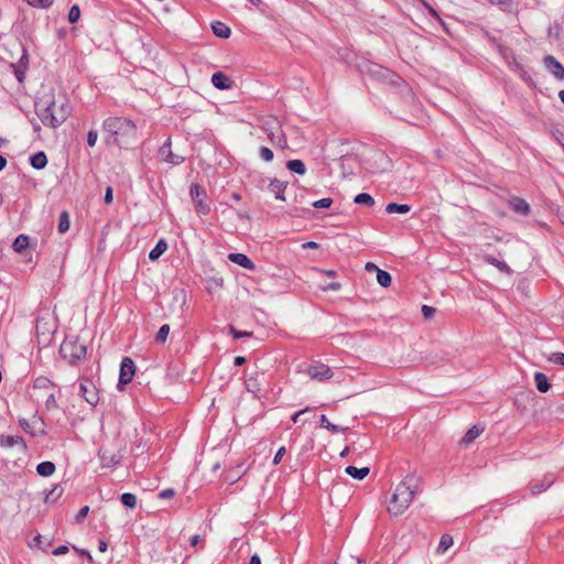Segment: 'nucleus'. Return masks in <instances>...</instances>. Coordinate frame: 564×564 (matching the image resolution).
Listing matches in <instances>:
<instances>
[{
    "label": "nucleus",
    "instance_id": "nucleus-15",
    "mask_svg": "<svg viewBox=\"0 0 564 564\" xmlns=\"http://www.w3.org/2000/svg\"><path fill=\"white\" fill-rule=\"evenodd\" d=\"M167 250V242L160 239L156 246L150 251L149 259L152 261L158 260Z\"/></svg>",
    "mask_w": 564,
    "mask_h": 564
},
{
    "label": "nucleus",
    "instance_id": "nucleus-9",
    "mask_svg": "<svg viewBox=\"0 0 564 564\" xmlns=\"http://www.w3.org/2000/svg\"><path fill=\"white\" fill-rule=\"evenodd\" d=\"M0 446L1 447H13L21 446L24 451H26V443L23 437L19 435H1L0 436Z\"/></svg>",
    "mask_w": 564,
    "mask_h": 564
},
{
    "label": "nucleus",
    "instance_id": "nucleus-17",
    "mask_svg": "<svg viewBox=\"0 0 564 564\" xmlns=\"http://www.w3.org/2000/svg\"><path fill=\"white\" fill-rule=\"evenodd\" d=\"M212 29H213V32L215 33V35L218 37L227 39L230 35L229 26L223 22H219V21L214 22L212 24Z\"/></svg>",
    "mask_w": 564,
    "mask_h": 564
},
{
    "label": "nucleus",
    "instance_id": "nucleus-57",
    "mask_svg": "<svg viewBox=\"0 0 564 564\" xmlns=\"http://www.w3.org/2000/svg\"><path fill=\"white\" fill-rule=\"evenodd\" d=\"M348 453H349V447H348V446H346V447L341 451L340 456H341V457H345V456H347V455H348Z\"/></svg>",
    "mask_w": 564,
    "mask_h": 564
},
{
    "label": "nucleus",
    "instance_id": "nucleus-43",
    "mask_svg": "<svg viewBox=\"0 0 564 564\" xmlns=\"http://www.w3.org/2000/svg\"><path fill=\"white\" fill-rule=\"evenodd\" d=\"M98 134L96 131H89L87 134V143L89 147H94L97 142Z\"/></svg>",
    "mask_w": 564,
    "mask_h": 564
},
{
    "label": "nucleus",
    "instance_id": "nucleus-63",
    "mask_svg": "<svg viewBox=\"0 0 564 564\" xmlns=\"http://www.w3.org/2000/svg\"><path fill=\"white\" fill-rule=\"evenodd\" d=\"M427 8H429V11H430L433 15H437V14H436V11H435L433 8H431V7H429V6H427Z\"/></svg>",
    "mask_w": 564,
    "mask_h": 564
},
{
    "label": "nucleus",
    "instance_id": "nucleus-18",
    "mask_svg": "<svg viewBox=\"0 0 564 564\" xmlns=\"http://www.w3.org/2000/svg\"><path fill=\"white\" fill-rule=\"evenodd\" d=\"M286 167L289 171H291L292 173H295L297 175H304L306 173L305 164L303 163V161L297 160V159L290 160L286 163Z\"/></svg>",
    "mask_w": 564,
    "mask_h": 564
},
{
    "label": "nucleus",
    "instance_id": "nucleus-60",
    "mask_svg": "<svg viewBox=\"0 0 564 564\" xmlns=\"http://www.w3.org/2000/svg\"><path fill=\"white\" fill-rule=\"evenodd\" d=\"M250 2L254 6H259L261 0H250Z\"/></svg>",
    "mask_w": 564,
    "mask_h": 564
},
{
    "label": "nucleus",
    "instance_id": "nucleus-5",
    "mask_svg": "<svg viewBox=\"0 0 564 564\" xmlns=\"http://www.w3.org/2000/svg\"><path fill=\"white\" fill-rule=\"evenodd\" d=\"M79 391L82 397L90 404L96 405L99 401L98 390L96 386L87 379H84L79 383Z\"/></svg>",
    "mask_w": 564,
    "mask_h": 564
},
{
    "label": "nucleus",
    "instance_id": "nucleus-12",
    "mask_svg": "<svg viewBox=\"0 0 564 564\" xmlns=\"http://www.w3.org/2000/svg\"><path fill=\"white\" fill-rule=\"evenodd\" d=\"M212 83L217 89H228L231 87L230 79L224 73H215L212 76Z\"/></svg>",
    "mask_w": 564,
    "mask_h": 564
},
{
    "label": "nucleus",
    "instance_id": "nucleus-10",
    "mask_svg": "<svg viewBox=\"0 0 564 564\" xmlns=\"http://www.w3.org/2000/svg\"><path fill=\"white\" fill-rule=\"evenodd\" d=\"M288 183L280 180H272L269 184L271 192L274 194L275 198L285 202V189Z\"/></svg>",
    "mask_w": 564,
    "mask_h": 564
},
{
    "label": "nucleus",
    "instance_id": "nucleus-52",
    "mask_svg": "<svg viewBox=\"0 0 564 564\" xmlns=\"http://www.w3.org/2000/svg\"><path fill=\"white\" fill-rule=\"evenodd\" d=\"M200 541V536L199 535H193L192 539H191V544L193 546H196Z\"/></svg>",
    "mask_w": 564,
    "mask_h": 564
},
{
    "label": "nucleus",
    "instance_id": "nucleus-58",
    "mask_svg": "<svg viewBox=\"0 0 564 564\" xmlns=\"http://www.w3.org/2000/svg\"><path fill=\"white\" fill-rule=\"evenodd\" d=\"M45 382H48V380L44 379V378H40V379H36L35 381V386L40 384V383H45Z\"/></svg>",
    "mask_w": 564,
    "mask_h": 564
},
{
    "label": "nucleus",
    "instance_id": "nucleus-27",
    "mask_svg": "<svg viewBox=\"0 0 564 564\" xmlns=\"http://www.w3.org/2000/svg\"><path fill=\"white\" fill-rule=\"evenodd\" d=\"M54 0H26V2L36 9H46L53 4Z\"/></svg>",
    "mask_w": 564,
    "mask_h": 564
},
{
    "label": "nucleus",
    "instance_id": "nucleus-37",
    "mask_svg": "<svg viewBox=\"0 0 564 564\" xmlns=\"http://www.w3.org/2000/svg\"><path fill=\"white\" fill-rule=\"evenodd\" d=\"M230 333L234 336V338H236V339L252 336V332H239L236 328H234L232 326L230 327Z\"/></svg>",
    "mask_w": 564,
    "mask_h": 564
},
{
    "label": "nucleus",
    "instance_id": "nucleus-8",
    "mask_svg": "<svg viewBox=\"0 0 564 564\" xmlns=\"http://www.w3.org/2000/svg\"><path fill=\"white\" fill-rule=\"evenodd\" d=\"M545 66L547 69L558 79H564V67L553 56L549 55L544 58Z\"/></svg>",
    "mask_w": 564,
    "mask_h": 564
},
{
    "label": "nucleus",
    "instance_id": "nucleus-23",
    "mask_svg": "<svg viewBox=\"0 0 564 564\" xmlns=\"http://www.w3.org/2000/svg\"><path fill=\"white\" fill-rule=\"evenodd\" d=\"M454 544L453 536L449 534H443L441 536L440 543L437 545V553L443 554L445 553L452 545Z\"/></svg>",
    "mask_w": 564,
    "mask_h": 564
},
{
    "label": "nucleus",
    "instance_id": "nucleus-48",
    "mask_svg": "<svg viewBox=\"0 0 564 564\" xmlns=\"http://www.w3.org/2000/svg\"><path fill=\"white\" fill-rule=\"evenodd\" d=\"M303 248L304 249H317L318 248V243L315 242V241H308V242H305L303 245Z\"/></svg>",
    "mask_w": 564,
    "mask_h": 564
},
{
    "label": "nucleus",
    "instance_id": "nucleus-49",
    "mask_svg": "<svg viewBox=\"0 0 564 564\" xmlns=\"http://www.w3.org/2000/svg\"><path fill=\"white\" fill-rule=\"evenodd\" d=\"M306 411H308V408L303 409V410H301V411L296 412V413L292 416V421H293L294 423H297V422H299L300 416H301L303 413H305Z\"/></svg>",
    "mask_w": 564,
    "mask_h": 564
},
{
    "label": "nucleus",
    "instance_id": "nucleus-25",
    "mask_svg": "<svg viewBox=\"0 0 564 564\" xmlns=\"http://www.w3.org/2000/svg\"><path fill=\"white\" fill-rule=\"evenodd\" d=\"M19 425L21 426V429L26 432L28 434L32 435V436H35L40 433H43L42 430H36L26 419H20L19 420Z\"/></svg>",
    "mask_w": 564,
    "mask_h": 564
},
{
    "label": "nucleus",
    "instance_id": "nucleus-20",
    "mask_svg": "<svg viewBox=\"0 0 564 564\" xmlns=\"http://www.w3.org/2000/svg\"><path fill=\"white\" fill-rule=\"evenodd\" d=\"M410 209L411 207L408 204L390 203L386 206V212L388 214H406Z\"/></svg>",
    "mask_w": 564,
    "mask_h": 564
},
{
    "label": "nucleus",
    "instance_id": "nucleus-51",
    "mask_svg": "<svg viewBox=\"0 0 564 564\" xmlns=\"http://www.w3.org/2000/svg\"><path fill=\"white\" fill-rule=\"evenodd\" d=\"M249 564H261V560L258 555H252Z\"/></svg>",
    "mask_w": 564,
    "mask_h": 564
},
{
    "label": "nucleus",
    "instance_id": "nucleus-11",
    "mask_svg": "<svg viewBox=\"0 0 564 564\" xmlns=\"http://www.w3.org/2000/svg\"><path fill=\"white\" fill-rule=\"evenodd\" d=\"M229 260L245 269H253V262L248 258L245 253H230L228 256Z\"/></svg>",
    "mask_w": 564,
    "mask_h": 564
},
{
    "label": "nucleus",
    "instance_id": "nucleus-36",
    "mask_svg": "<svg viewBox=\"0 0 564 564\" xmlns=\"http://www.w3.org/2000/svg\"><path fill=\"white\" fill-rule=\"evenodd\" d=\"M260 155L262 160L265 162H271L274 158L273 152L267 147H262L260 149Z\"/></svg>",
    "mask_w": 564,
    "mask_h": 564
},
{
    "label": "nucleus",
    "instance_id": "nucleus-44",
    "mask_svg": "<svg viewBox=\"0 0 564 564\" xmlns=\"http://www.w3.org/2000/svg\"><path fill=\"white\" fill-rule=\"evenodd\" d=\"M270 138H271V140H272L273 142H276V143H279V144H281V143H284V142H285V139H284V137L282 135V133H278V134L272 133V134L270 135Z\"/></svg>",
    "mask_w": 564,
    "mask_h": 564
},
{
    "label": "nucleus",
    "instance_id": "nucleus-34",
    "mask_svg": "<svg viewBox=\"0 0 564 564\" xmlns=\"http://www.w3.org/2000/svg\"><path fill=\"white\" fill-rule=\"evenodd\" d=\"M69 219H68V216L67 214H63L62 217H61V220H59V224H58V230L61 232H65L69 229Z\"/></svg>",
    "mask_w": 564,
    "mask_h": 564
},
{
    "label": "nucleus",
    "instance_id": "nucleus-21",
    "mask_svg": "<svg viewBox=\"0 0 564 564\" xmlns=\"http://www.w3.org/2000/svg\"><path fill=\"white\" fill-rule=\"evenodd\" d=\"M36 471L40 476L48 477L54 474L55 465L52 462L40 463L36 467Z\"/></svg>",
    "mask_w": 564,
    "mask_h": 564
},
{
    "label": "nucleus",
    "instance_id": "nucleus-45",
    "mask_svg": "<svg viewBox=\"0 0 564 564\" xmlns=\"http://www.w3.org/2000/svg\"><path fill=\"white\" fill-rule=\"evenodd\" d=\"M68 552V547L66 545H61L53 550L54 555H63Z\"/></svg>",
    "mask_w": 564,
    "mask_h": 564
},
{
    "label": "nucleus",
    "instance_id": "nucleus-62",
    "mask_svg": "<svg viewBox=\"0 0 564 564\" xmlns=\"http://www.w3.org/2000/svg\"><path fill=\"white\" fill-rule=\"evenodd\" d=\"M558 96H560L562 102H564V90L560 91Z\"/></svg>",
    "mask_w": 564,
    "mask_h": 564
},
{
    "label": "nucleus",
    "instance_id": "nucleus-31",
    "mask_svg": "<svg viewBox=\"0 0 564 564\" xmlns=\"http://www.w3.org/2000/svg\"><path fill=\"white\" fill-rule=\"evenodd\" d=\"M80 18V9L78 6H73L70 9H69V12H68V21L70 23H75L79 20Z\"/></svg>",
    "mask_w": 564,
    "mask_h": 564
},
{
    "label": "nucleus",
    "instance_id": "nucleus-33",
    "mask_svg": "<svg viewBox=\"0 0 564 564\" xmlns=\"http://www.w3.org/2000/svg\"><path fill=\"white\" fill-rule=\"evenodd\" d=\"M321 424H322V426H323V427H325V429H327V430L332 431L333 433H337V432H339V431H340V429H339L337 425H335V424H333V423H330V422L328 421V419L326 417V415H322V416H321Z\"/></svg>",
    "mask_w": 564,
    "mask_h": 564
},
{
    "label": "nucleus",
    "instance_id": "nucleus-61",
    "mask_svg": "<svg viewBox=\"0 0 564 564\" xmlns=\"http://www.w3.org/2000/svg\"><path fill=\"white\" fill-rule=\"evenodd\" d=\"M43 322V319H39L37 323H36V329L37 332H40V327H41V323Z\"/></svg>",
    "mask_w": 564,
    "mask_h": 564
},
{
    "label": "nucleus",
    "instance_id": "nucleus-50",
    "mask_svg": "<svg viewBox=\"0 0 564 564\" xmlns=\"http://www.w3.org/2000/svg\"><path fill=\"white\" fill-rule=\"evenodd\" d=\"M98 549H99V551H100V552H102V553H104V552H106V551H107V549H108V544H107V542H106V541H104V540H100V541H99V544H98Z\"/></svg>",
    "mask_w": 564,
    "mask_h": 564
},
{
    "label": "nucleus",
    "instance_id": "nucleus-41",
    "mask_svg": "<svg viewBox=\"0 0 564 564\" xmlns=\"http://www.w3.org/2000/svg\"><path fill=\"white\" fill-rule=\"evenodd\" d=\"M550 360L555 362V364L564 366V354L563 352H554L550 357Z\"/></svg>",
    "mask_w": 564,
    "mask_h": 564
},
{
    "label": "nucleus",
    "instance_id": "nucleus-55",
    "mask_svg": "<svg viewBox=\"0 0 564 564\" xmlns=\"http://www.w3.org/2000/svg\"><path fill=\"white\" fill-rule=\"evenodd\" d=\"M7 165V160L0 155V171L3 170Z\"/></svg>",
    "mask_w": 564,
    "mask_h": 564
},
{
    "label": "nucleus",
    "instance_id": "nucleus-32",
    "mask_svg": "<svg viewBox=\"0 0 564 564\" xmlns=\"http://www.w3.org/2000/svg\"><path fill=\"white\" fill-rule=\"evenodd\" d=\"M332 204H333V199L329 197H324V198L313 202V206L315 208H329L332 206Z\"/></svg>",
    "mask_w": 564,
    "mask_h": 564
},
{
    "label": "nucleus",
    "instance_id": "nucleus-4",
    "mask_svg": "<svg viewBox=\"0 0 564 564\" xmlns=\"http://www.w3.org/2000/svg\"><path fill=\"white\" fill-rule=\"evenodd\" d=\"M307 375L312 380L326 381L332 379L333 370L325 364H314L307 368Z\"/></svg>",
    "mask_w": 564,
    "mask_h": 564
},
{
    "label": "nucleus",
    "instance_id": "nucleus-42",
    "mask_svg": "<svg viewBox=\"0 0 564 564\" xmlns=\"http://www.w3.org/2000/svg\"><path fill=\"white\" fill-rule=\"evenodd\" d=\"M175 496V491L172 489V488H167V489H164L162 490L160 494H159V497L161 499H171Z\"/></svg>",
    "mask_w": 564,
    "mask_h": 564
},
{
    "label": "nucleus",
    "instance_id": "nucleus-40",
    "mask_svg": "<svg viewBox=\"0 0 564 564\" xmlns=\"http://www.w3.org/2000/svg\"><path fill=\"white\" fill-rule=\"evenodd\" d=\"M88 512H89V507L88 506L83 507L79 510V512L76 514V521L83 522L84 519L88 516Z\"/></svg>",
    "mask_w": 564,
    "mask_h": 564
},
{
    "label": "nucleus",
    "instance_id": "nucleus-56",
    "mask_svg": "<svg viewBox=\"0 0 564 564\" xmlns=\"http://www.w3.org/2000/svg\"><path fill=\"white\" fill-rule=\"evenodd\" d=\"M338 284H328L326 288H324V291L328 290H336Z\"/></svg>",
    "mask_w": 564,
    "mask_h": 564
},
{
    "label": "nucleus",
    "instance_id": "nucleus-29",
    "mask_svg": "<svg viewBox=\"0 0 564 564\" xmlns=\"http://www.w3.org/2000/svg\"><path fill=\"white\" fill-rule=\"evenodd\" d=\"M513 208L517 213H521V214H528L529 209H530L529 204L523 199L514 200Z\"/></svg>",
    "mask_w": 564,
    "mask_h": 564
},
{
    "label": "nucleus",
    "instance_id": "nucleus-53",
    "mask_svg": "<svg viewBox=\"0 0 564 564\" xmlns=\"http://www.w3.org/2000/svg\"><path fill=\"white\" fill-rule=\"evenodd\" d=\"M245 361H246L245 358L241 357V356H238V357L235 358V365L236 366H241Z\"/></svg>",
    "mask_w": 564,
    "mask_h": 564
},
{
    "label": "nucleus",
    "instance_id": "nucleus-16",
    "mask_svg": "<svg viewBox=\"0 0 564 564\" xmlns=\"http://www.w3.org/2000/svg\"><path fill=\"white\" fill-rule=\"evenodd\" d=\"M484 432V429L480 427V426H477V425H474L473 427H470L466 434L464 435V437L462 438V443L465 444V445H468L470 444L471 442H474L478 436H480V434Z\"/></svg>",
    "mask_w": 564,
    "mask_h": 564
},
{
    "label": "nucleus",
    "instance_id": "nucleus-3",
    "mask_svg": "<svg viewBox=\"0 0 564 564\" xmlns=\"http://www.w3.org/2000/svg\"><path fill=\"white\" fill-rule=\"evenodd\" d=\"M87 347L78 337H66L61 345V355L69 364H75L86 357Z\"/></svg>",
    "mask_w": 564,
    "mask_h": 564
},
{
    "label": "nucleus",
    "instance_id": "nucleus-1",
    "mask_svg": "<svg viewBox=\"0 0 564 564\" xmlns=\"http://www.w3.org/2000/svg\"><path fill=\"white\" fill-rule=\"evenodd\" d=\"M414 489L410 481L401 480L395 488L388 501L387 511L392 517H399L403 514L411 506L414 498Z\"/></svg>",
    "mask_w": 564,
    "mask_h": 564
},
{
    "label": "nucleus",
    "instance_id": "nucleus-19",
    "mask_svg": "<svg viewBox=\"0 0 564 564\" xmlns=\"http://www.w3.org/2000/svg\"><path fill=\"white\" fill-rule=\"evenodd\" d=\"M534 381H535V384H536V389L542 392V393H545L549 391L550 389V383H549V380L546 378V376L542 372H536L534 375Z\"/></svg>",
    "mask_w": 564,
    "mask_h": 564
},
{
    "label": "nucleus",
    "instance_id": "nucleus-39",
    "mask_svg": "<svg viewBox=\"0 0 564 564\" xmlns=\"http://www.w3.org/2000/svg\"><path fill=\"white\" fill-rule=\"evenodd\" d=\"M285 452H286V449H285L284 446L280 447L278 449V452L275 453L274 458H273V464L274 465H279L281 463Z\"/></svg>",
    "mask_w": 564,
    "mask_h": 564
},
{
    "label": "nucleus",
    "instance_id": "nucleus-26",
    "mask_svg": "<svg viewBox=\"0 0 564 564\" xmlns=\"http://www.w3.org/2000/svg\"><path fill=\"white\" fill-rule=\"evenodd\" d=\"M121 502L128 508H134L137 505V498L133 494L126 492L121 496Z\"/></svg>",
    "mask_w": 564,
    "mask_h": 564
},
{
    "label": "nucleus",
    "instance_id": "nucleus-14",
    "mask_svg": "<svg viewBox=\"0 0 564 564\" xmlns=\"http://www.w3.org/2000/svg\"><path fill=\"white\" fill-rule=\"evenodd\" d=\"M345 471L350 477L361 480L369 475L370 469L368 467L357 468L355 466H348V467H346Z\"/></svg>",
    "mask_w": 564,
    "mask_h": 564
},
{
    "label": "nucleus",
    "instance_id": "nucleus-6",
    "mask_svg": "<svg viewBox=\"0 0 564 564\" xmlns=\"http://www.w3.org/2000/svg\"><path fill=\"white\" fill-rule=\"evenodd\" d=\"M191 196L195 200L197 212L202 215L209 213V205L206 200V194L199 185L193 184L191 186Z\"/></svg>",
    "mask_w": 564,
    "mask_h": 564
},
{
    "label": "nucleus",
    "instance_id": "nucleus-30",
    "mask_svg": "<svg viewBox=\"0 0 564 564\" xmlns=\"http://www.w3.org/2000/svg\"><path fill=\"white\" fill-rule=\"evenodd\" d=\"M169 333H170V326L169 325L161 326L159 332H158V334H156V340L160 341V343H165L166 339H167Z\"/></svg>",
    "mask_w": 564,
    "mask_h": 564
},
{
    "label": "nucleus",
    "instance_id": "nucleus-46",
    "mask_svg": "<svg viewBox=\"0 0 564 564\" xmlns=\"http://www.w3.org/2000/svg\"><path fill=\"white\" fill-rule=\"evenodd\" d=\"M112 199H113V196H112V189H111V187H108V188L106 189V194H105V202H106L107 204H110V203L112 202Z\"/></svg>",
    "mask_w": 564,
    "mask_h": 564
},
{
    "label": "nucleus",
    "instance_id": "nucleus-13",
    "mask_svg": "<svg viewBox=\"0 0 564 564\" xmlns=\"http://www.w3.org/2000/svg\"><path fill=\"white\" fill-rule=\"evenodd\" d=\"M30 245H31V239H30L29 236H26V235H19L14 239L12 248H13V250L17 253H22L23 251L29 249Z\"/></svg>",
    "mask_w": 564,
    "mask_h": 564
},
{
    "label": "nucleus",
    "instance_id": "nucleus-35",
    "mask_svg": "<svg viewBox=\"0 0 564 564\" xmlns=\"http://www.w3.org/2000/svg\"><path fill=\"white\" fill-rule=\"evenodd\" d=\"M391 281H392V276L389 272L381 270V269H379L377 271V282H391Z\"/></svg>",
    "mask_w": 564,
    "mask_h": 564
},
{
    "label": "nucleus",
    "instance_id": "nucleus-64",
    "mask_svg": "<svg viewBox=\"0 0 564 564\" xmlns=\"http://www.w3.org/2000/svg\"><path fill=\"white\" fill-rule=\"evenodd\" d=\"M275 124H276L278 132H281L280 131V126L276 122H275Z\"/></svg>",
    "mask_w": 564,
    "mask_h": 564
},
{
    "label": "nucleus",
    "instance_id": "nucleus-59",
    "mask_svg": "<svg viewBox=\"0 0 564 564\" xmlns=\"http://www.w3.org/2000/svg\"><path fill=\"white\" fill-rule=\"evenodd\" d=\"M325 274L327 278H335V271H326Z\"/></svg>",
    "mask_w": 564,
    "mask_h": 564
},
{
    "label": "nucleus",
    "instance_id": "nucleus-38",
    "mask_svg": "<svg viewBox=\"0 0 564 564\" xmlns=\"http://www.w3.org/2000/svg\"><path fill=\"white\" fill-rule=\"evenodd\" d=\"M422 313H423V316L426 318V319H430L434 316L435 314V308L432 307V306H429V305H423L422 306Z\"/></svg>",
    "mask_w": 564,
    "mask_h": 564
},
{
    "label": "nucleus",
    "instance_id": "nucleus-54",
    "mask_svg": "<svg viewBox=\"0 0 564 564\" xmlns=\"http://www.w3.org/2000/svg\"><path fill=\"white\" fill-rule=\"evenodd\" d=\"M490 2L495 4H507L510 3L511 0H490Z\"/></svg>",
    "mask_w": 564,
    "mask_h": 564
},
{
    "label": "nucleus",
    "instance_id": "nucleus-22",
    "mask_svg": "<svg viewBox=\"0 0 564 564\" xmlns=\"http://www.w3.org/2000/svg\"><path fill=\"white\" fill-rule=\"evenodd\" d=\"M47 159L43 152H37L31 158V165L36 170H42L46 166Z\"/></svg>",
    "mask_w": 564,
    "mask_h": 564
},
{
    "label": "nucleus",
    "instance_id": "nucleus-28",
    "mask_svg": "<svg viewBox=\"0 0 564 564\" xmlns=\"http://www.w3.org/2000/svg\"><path fill=\"white\" fill-rule=\"evenodd\" d=\"M354 202L356 204L373 205V198L367 193H360L355 196Z\"/></svg>",
    "mask_w": 564,
    "mask_h": 564
},
{
    "label": "nucleus",
    "instance_id": "nucleus-2",
    "mask_svg": "<svg viewBox=\"0 0 564 564\" xmlns=\"http://www.w3.org/2000/svg\"><path fill=\"white\" fill-rule=\"evenodd\" d=\"M68 117V109L64 102L52 100L45 109L40 112L41 121L51 128L59 127Z\"/></svg>",
    "mask_w": 564,
    "mask_h": 564
},
{
    "label": "nucleus",
    "instance_id": "nucleus-24",
    "mask_svg": "<svg viewBox=\"0 0 564 564\" xmlns=\"http://www.w3.org/2000/svg\"><path fill=\"white\" fill-rule=\"evenodd\" d=\"M335 564H365V562L355 555L344 554L338 557Z\"/></svg>",
    "mask_w": 564,
    "mask_h": 564
},
{
    "label": "nucleus",
    "instance_id": "nucleus-47",
    "mask_svg": "<svg viewBox=\"0 0 564 564\" xmlns=\"http://www.w3.org/2000/svg\"><path fill=\"white\" fill-rule=\"evenodd\" d=\"M365 269L369 272L375 271L376 273L379 270V268L372 262H367Z\"/></svg>",
    "mask_w": 564,
    "mask_h": 564
},
{
    "label": "nucleus",
    "instance_id": "nucleus-7",
    "mask_svg": "<svg viewBox=\"0 0 564 564\" xmlns=\"http://www.w3.org/2000/svg\"><path fill=\"white\" fill-rule=\"evenodd\" d=\"M135 373V366L130 357H124L120 365L119 384L130 383Z\"/></svg>",
    "mask_w": 564,
    "mask_h": 564
}]
</instances>
